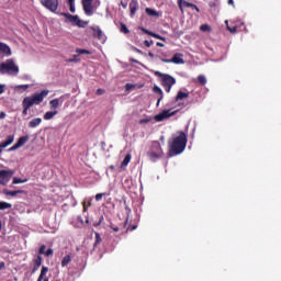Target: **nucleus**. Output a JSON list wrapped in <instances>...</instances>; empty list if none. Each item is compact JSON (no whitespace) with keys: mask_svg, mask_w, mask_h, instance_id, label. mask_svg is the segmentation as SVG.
<instances>
[{"mask_svg":"<svg viewBox=\"0 0 281 281\" xmlns=\"http://www.w3.org/2000/svg\"><path fill=\"white\" fill-rule=\"evenodd\" d=\"M29 140H30V136H22L18 139L15 144L21 148L25 146V144H27Z\"/></svg>","mask_w":281,"mask_h":281,"instance_id":"4be33fe9","label":"nucleus"},{"mask_svg":"<svg viewBox=\"0 0 281 281\" xmlns=\"http://www.w3.org/2000/svg\"><path fill=\"white\" fill-rule=\"evenodd\" d=\"M148 56H149L150 58H155V54H153V53H148Z\"/></svg>","mask_w":281,"mask_h":281,"instance_id":"13d9d810","label":"nucleus"},{"mask_svg":"<svg viewBox=\"0 0 281 281\" xmlns=\"http://www.w3.org/2000/svg\"><path fill=\"white\" fill-rule=\"evenodd\" d=\"M134 52H136L137 54H144L140 49L138 48H134Z\"/></svg>","mask_w":281,"mask_h":281,"instance_id":"4d7b16f0","label":"nucleus"},{"mask_svg":"<svg viewBox=\"0 0 281 281\" xmlns=\"http://www.w3.org/2000/svg\"><path fill=\"white\" fill-rule=\"evenodd\" d=\"M48 271L49 268L43 266L37 281H49V278H46Z\"/></svg>","mask_w":281,"mask_h":281,"instance_id":"dca6fc26","label":"nucleus"},{"mask_svg":"<svg viewBox=\"0 0 281 281\" xmlns=\"http://www.w3.org/2000/svg\"><path fill=\"white\" fill-rule=\"evenodd\" d=\"M201 32H211L212 27L207 24H202L200 26Z\"/></svg>","mask_w":281,"mask_h":281,"instance_id":"f704fd0d","label":"nucleus"},{"mask_svg":"<svg viewBox=\"0 0 281 281\" xmlns=\"http://www.w3.org/2000/svg\"><path fill=\"white\" fill-rule=\"evenodd\" d=\"M45 249H46L45 245L41 246L40 254H46Z\"/></svg>","mask_w":281,"mask_h":281,"instance_id":"09e8293b","label":"nucleus"},{"mask_svg":"<svg viewBox=\"0 0 281 281\" xmlns=\"http://www.w3.org/2000/svg\"><path fill=\"white\" fill-rule=\"evenodd\" d=\"M83 10L87 16H93L98 5L93 4V0H82Z\"/></svg>","mask_w":281,"mask_h":281,"instance_id":"423d86ee","label":"nucleus"},{"mask_svg":"<svg viewBox=\"0 0 281 281\" xmlns=\"http://www.w3.org/2000/svg\"><path fill=\"white\" fill-rule=\"evenodd\" d=\"M14 171L0 170V186H5L10 181V179H12Z\"/></svg>","mask_w":281,"mask_h":281,"instance_id":"9d476101","label":"nucleus"},{"mask_svg":"<svg viewBox=\"0 0 281 281\" xmlns=\"http://www.w3.org/2000/svg\"><path fill=\"white\" fill-rule=\"evenodd\" d=\"M95 93L97 95H104V89L99 88Z\"/></svg>","mask_w":281,"mask_h":281,"instance_id":"de8ad7c7","label":"nucleus"},{"mask_svg":"<svg viewBox=\"0 0 281 281\" xmlns=\"http://www.w3.org/2000/svg\"><path fill=\"white\" fill-rule=\"evenodd\" d=\"M190 98V92H183V91H178L176 95V102H181V100H186Z\"/></svg>","mask_w":281,"mask_h":281,"instance_id":"f3484780","label":"nucleus"},{"mask_svg":"<svg viewBox=\"0 0 281 281\" xmlns=\"http://www.w3.org/2000/svg\"><path fill=\"white\" fill-rule=\"evenodd\" d=\"M66 19L76 27H87V23H82V20L78 15L64 14Z\"/></svg>","mask_w":281,"mask_h":281,"instance_id":"1a4fd4ad","label":"nucleus"},{"mask_svg":"<svg viewBox=\"0 0 281 281\" xmlns=\"http://www.w3.org/2000/svg\"><path fill=\"white\" fill-rule=\"evenodd\" d=\"M3 193L5 194V196H16V194H23V190H18V191L4 190Z\"/></svg>","mask_w":281,"mask_h":281,"instance_id":"393cba45","label":"nucleus"},{"mask_svg":"<svg viewBox=\"0 0 281 281\" xmlns=\"http://www.w3.org/2000/svg\"><path fill=\"white\" fill-rule=\"evenodd\" d=\"M0 74H8V76H19V66L14 63V59H7L0 64Z\"/></svg>","mask_w":281,"mask_h":281,"instance_id":"f03ea898","label":"nucleus"},{"mask_svg":"<svg viewBox=\"0 0 281 281\" xmlns=\"http://www.w3.org/2000/svg\"><path fill=\"white\" fill-rule=\"evenodd\" d=\"M171 63H173V65H183L186 63V60H183V54L176 53L171 58Z\"/></svg>","mask_w":281,"mask_h":281,"instance_id":"ddd939ff","label":"nucleus"},{"mask_svg":"<svg viewBox=\"0 0 281 281\" xmlns=\"http://www.w3.org/2000/svg\"><path fill=\"white\" fill-rule=\"evenodd\" d=\"M143 32H145V34H148L149 36H153L154 38H158L159 41H164V37H161L160 35H157L148 30L143 29Z\"/></svg>","mask_w":281,"mask_h":281,"instance_id":"c756f323","label":"nucleus"},{"mask_svg":"<svg viewBox=\"0 0 281 281\" xmlns=\"http://www.w3.org/2000/svg\"><path fill=\"white\" fill-rule=\"evenodd\" d=\"M193 10H195L196 12H201V10H199V7H196V4L192 5Z\"/></svg>","mask_w":281,"mask_h":281,"instance_id":"864d4df0","label":"nucleus"},{"mask_svg":"<svg viewBox=\"0 0 281 281\" xmlns=\"http://www.w3.org/2000/svg\"><path fill=\"white\" fill-rule=\"evenodd\" d=\"M76 58H78V55H74V58L67 59L66 63H78Z\"/></svg>","mask_w":281,"mask_h":281,"instance_id":"79ce46f5","label":"nucleus"},{"mask_svg":"<svg viewBox=\"0 0 281 281\" xmlns=\"http://www.w3.org/2000/svg\"><path fill=\"white\" fill-rule=\"evenodd\" d=\"M43 122V119L36 117L33 119L31 122H29L30 128H36V126H41V123Z\"/></svg>","mask_w":281,"mask_h":281,"instance_id":"6ab92c4d","label":"nucleus"},{"mask_svg":"<svg viewBox=\"0 0 281 281\" xmlns=\"http://www.w3.org/2000/svg\"><path fill=\"white\" fill-rule=\"evenodd\" d=\"M198 81L200 82V85H205L207 82V79L205 78V76L200 75L198 77Z\"/></svg>","mask_w":281,"mask_h":281,"instance_id":"c9c22d12","label":"nucleus"},{"mask_svg":"<svg viewBox=\"0 0 281 281\" xmlns=\"http://www.w3.org/2000/svg\"><path fill=\"white\" fill-rule=\"evenodd\" d=\"M82 205H83V212H87V201H83Z\"/></svg>","mask_w":281,"mask_h":281,"instance_id":"3c124183","label":"nucleus"},{"mask_svg":"<svg viewBox=\"0 0 281 281\" xmlns=\"http://www.w3.org/2000/svg\"><path fill=\"white\" fill-rule=\"evenodd\" d=\"M21 89L23 91H27V89H30V85H19V86H15V91H21Z\"/></svg>","mask_w":281,"mask_h":281,"instance_id":"2f4dec72","label":"nucleus"},{"mask_svg":"<svg viewBox=\"0 0 281 281\" xmlns=\"http://www.w3.org/2000/svg\"><path fill=\"white\" fill-rule=\"evenodd\" d=\"M172 115H177V110L172 111L170 110H164L159 114L155 116L156 122H164V120H168V117H172Z\"/></svg>","mask_w":281,"mask_h":281,"instance_id":"0eeeda50","label":"nucleus"},{"mask_svg":"<svg viewBox=\"0 0 281 281\" xmlns=\"http://www.w3.org/2000/svg\"><path fill=\"white\" fill-rule=\"evenodd\" d=\"M148 157L151 161H157L164 157V149H161V144L159 142H153Z\"/></svg>","mask_w":281,"mask_h":281,"instance_id":"20e7f679","label":"nucleus"},{"mask_svg":"<svg viewBox=\"0 0 281 281\" xmlns=\"http://www.w3.org/2000/svg\"><path fill=\"white\" fill-rule=\"evenodd\" d=\"M97 240H100V234H95Z\"/></svg>","mask_w":281,"mask_h":281,"instance_id":"e2e57ef3","label":"nucleus"},{"mask_svg":"<svg viewBox=\"0 0 281 281\" xmlns=\"http://www.w3.org/2000/svg\"><path fill=\"white\" fill-rule=\"evenodd\" d=\"M178 106H183V102H179V103H178Z\"/></svg>","mask_w":281,"mask_h":281,"instance_id":"0e129e2a","label":"nucleus"},{"mask_svg":"<svg viewBox=\"0 0 281 281\" xmlns=\"http://www.w3.org/2000/svg\"><path fill=\"white\" fill-rule=\"evenodd\" d=\"M41 3L49 12H56L58 10V0H41Z\"/></svg>","mask_w":281,"mask_h":281,"instance_id":"6e6552de","label":"nucleus"},{"mask_svg":"<svg viewBox=\"0 0 281 281\" xmlns=\"http://www.w3.org/2000/svg\"><path fill=\"white\" fill-rule=\"evenodd\" d=\"M41 265H43V258L37 256V258L34 260L33 273H36V270L41 269Z\"/></svg>","mask_w":281,"mask_h":281,"instance_id":"aec40b11","label":"nucleus"},{"mask_svg":"<svg viewBox=\"0 0 281 281\" xmlns=\"http://www.w3.org/2000/svg\"><path fill=\"white\" fill-rule=\"evenodd\" d=\"M162 63H172V59H161Z\"/></svg>","mask_w":281,"mask_h":281,"instance_id":"6e6d98bb","label":"nucleus"},{"mask_svg":"<svg viewBox=\"0 0 281 281\" xmlns=\"http://www.w3.org/2000/svg\"><path fill=\"white\" fill-rule=\"evenodd\" d=\"M12 207V204L8 202H0V210H10Z\"/></svg>","mask_w":281,"mask_h":281,"instance_id":"473e14b6","label":"nucleus"},{"mask_svg":"<svg viewBox=\"0 0 281 281\" xmlns=\"http://www.w3.org/2000/svg\"><path fill=\"white\" fill-rule=\"evenodd\" d=\"M113 232H120L119 227H112Z\"/></svg>","mask_w":281,"mask_h":281,"instance_id":"bf43d9fd","label":"nucleus"},{"mask_svg":"<svg viewBox=\"0 0 281 281\" xmlns=\"http://www.w3.org/2000/svg\"><path fill=\"white\" fill-rule=\"evenodd\" d=\"M70 7V12H76V5L74 4L75 0H67Z\"/></svg>","mask_w":281,"mask_h":281,"instance_id":"4c0bfd02","label":"nucleus"},{"mask_svg":"<svg viewBox=\"0 0 281 281\" xmlns=\"http://www.w3.org/2000/svg\"><path fill=\"white\" fill-rule=\"evenodd\" d=\"M137 10H139V4L137 3V0H132L130 3V14L132 18L135 16Z\"/></svg>","mask_w":281,"mask_h":281,"instance_id":"4468645a","label":"nucleus"},{"mask_svg":"<svg viewBox=\"0 0 281 281\" xmlns=\"http://www.w3.org/2000/svg\"><path fill=\"white\" fill-rule=\"evenodd\" d=\"M156 76H159L162 80V85L167 91V93H170V90L172 89L173 85H176L177 80L175 77L166 74H161L159 71L156 72Z\"/></svg>","mask_w":281,"mask_h":281,"instance_id":"39448f33","label":"nucleus"},{"mask_svg":"<svg viewBox=\"0 0 281 281\" xmlns=\"http://www.w3.org/2000/svg\"><path fill=\"white\" fill-rule=\"evenodd\" d=\"M92 30L94 32V36H97L99 41H102L103 43L104 41H106V37L104 36V33H102V30L100 29V26H92Z\"/></svg>","mask_w":281,"mask_h":281,"instance_id":"2eb2a0df","label":"nucleus"},{"mask_svg":"<svg viewBox=\"0 0 281 281\" xmlns=\"http://www.w3.org/2000/svg\"><path fill=\"white\" fill-rule=\"evenodd\" d=\"M121 32L123 34H128L131 31H128V27L126 26V24H121Z\"/></svg>","mask_w":281,"mask_h":281,"instance_id":"58836bf2","label":"nucleus"},{"mask_svg":"<svg viewBox=\"0 0 281 281\" xmlns=\"http://www.w3.org/2000/svg\"><path fill=\"white\" fill-rule=\"evenodd\" d=\"M50 109H58L60 106V99H54L49 101Z\"/></svg>","mask_w":281,"mask_h":281,"instance_id":"a878e982","label":"nucleus"},{"mask_svg":"<svg viewBox=\"0 0 281 281\" xmlns=\"http://www.w3.org/2000/svg\"><path fill=\"white\" fill-rule=\"evenodd\" d=\"M19 148H21V147L18 146L16 143H15L12 147L9 148V151L12 153L14 150H19Z\"/></svg>","mask_w":281,"mask_h":281,"instance_id":"37998d69","label":"nucleus"},{"mask_svg":"<svg viewBox=\"0 0 281 281\" xmlns=\"http://www.w3.org/2000/svg\"><path fill=\"white\" fill-rule=\"evenodd\" d=\"M131 159H132L131 154H127L125 156V158L123 159V161L121 162V170H126V166H128V164H131Z\"/></svg>","mask_w":281,"mask_h":281,"instance_id":"412c9836","label":"nucleus"},{"mask_svg":"<svg viewBox=\"0 0 281 281\" xmlns=\"http://www.w3.org/2000/svg\"><path fill=\"white\" fill-rule=\"evenodd\" d=\"M58 115V111H48L44 114V120L48 121V120H54V116Z\"/></svg>","mask_w":281,"mask_h":281,"instance_id":"b1692460","label":"nucleus"},{"mask_svg":"<svg viewBox=\"0 0 281 281\" xmlns=\"http://www.w3.org/2000/svg\"><path fill=\"white\" fill-rule=\"evenodd\" d=\"M88 205L91 206V200L88 202Z\"/></svg>","mask_w":281,"mask_h":281,"instance_id":"338daca9","label":"nucleus"},{"mask_svg":"<svg viewBox=\"0 0 281 281\" xmlns=\"http://www.w3.org/2000/svg\"><path fill=\"white\" fill-rule=\"evenodd\" d=\"M19 183H27V179L13 178V186H16Z\"/></svg>","mask_w":281,"mask_h":281,"instance_id":"72a5a7b5","label":"nucleus"},{"mask_svg":"<svg viewBox=\"0 0 281 281\" xmlns=\"http://www.w3.org/2000/svg\"><path fill=\"white\" fill-rule=\"evenodd\" d=\"M49 95V90H42L41 92H36L31 97H26L23 99V102L26 104L34 106V104H41L45 98Z\"/></svg>","mask_w":281,"mask_h":281,"instance_id":"7ed1b4c3","label":"nucleus"},{"mask_svg":"<svg viewBox=\"0 0 281 281\" xmlns=\"http://www.w3.org/2000/svg\"><path fill=\"white\" fill-rule=\"evenodd\" d=\"M145 45H146V47H150V45H153V41L146 40L145 41Z\"/></svg>","mask_w":281,"mask_h":281,"instance_id":"8fccbe9b","label":"nucleus"},{"mask_svg":"<svg viewBox=\"0 0 281 281\" xmlns=\"http://www.w3.org/2000/svg\"><path fill=\"white\" fill-rule=\"evenodd\" d=\"M153 119L147 117V119H143L139 121V124H148V122H150Z\"/></svg>","mask_w":281,"mask_h":281,"instance_id":"c03bdc74","label":"nucleus"},{"mask_svg":"<svg viewBox=\"0 0 281 281\" xmlns=\"http://www.w3.org/2000/svg\"><path fill=\"white\" fill-rule=\"evenodd\" d=\"M125 89L126 91H132V89H135V85L126 83Z\"/></svg>","mask_w":281,"mask_h":281,"instance_id":"a19ab883","label":"nucleus"},{"mask_svg":"<svg viewBox=\"0 0 281 281\" xmlns=\"http://www.w3.org/2000/svg\"><path fill=\"white\" fill-rule=\"evenodd\" d=\"M226 25H227V30L231 32V34H236L237 30H238V24H235L233 27L228 25L229 21H225Z\"/></svg>","mask_w":281,"mask_h":281,"instance_id":"cd10ccee","label":"nucleus"},{"mask_svg":"<svg viewBox=\"0 0 281 281\" xmlns=\"http://www.w3.org/2000/svg\"><path fill=\"white\" fill-rule=\"evenodd\" d=\"M44 255H46L47 257L54 256V250L52 248H48Z\"/></svg>","mask_w":281,"mask_h":281,"instance_id":"a18cd8bd","label":"nucleus"},{"mask_svg":"<svg viewBox=\"0 0 281 281\" xmlns=\"http://www.w3.org/2000/svg\"><path fill=\"white\" fill-rule=\"evenodd\" d=\"M228 5H234V0H228Z\"/></svg>","mask_w":281,"mask_h":281,"instance_id":"052dcab7","label":"nucleus"},{"mask_svg":"<svg viewBox=\"0 0 281 281\" xmlns=\"http://www.w3.org/2000/svg\"><path fill=\"white\" fill-rule=\"evenodd\" d=\"M145 12L148 16H159V13L155 9L146 8Z\"/></svg>","mask_w":281,"mask_h":281,"instance_id":"bb28decb","label":"nucleus"},{"mask_svg":"<svg viewBox=\"0 0 281 281\" xmlns=\"http://www.w3.org/2000/svg\"><path fill=\"white\" fill-rule=\"evenodd\" d=\"M186 146H188V136L183 132H177L169 140V157L181 155L186 150Z\"/></svg>","mask_w":281,"mask_h":281,"instance_id":"f257e3e1","label":"nucleus"},{"mask_svg":"<svg viewBox=\"0 0 281 281\" xmlns=\"http://www.w3.org/2000/svg\"><path fill=\"white\" fill-rule=\"evenodd\" d=\"M0 54L2 56H12V49L5 43H0Z\"/></svg>","mask_w":281,"mask_h":281,"instance_id":"9b49d317","label":"nucleus"},{"mask_svg":"<svg viewBox=\"0 0 281 281\" xmlns=\"http://www.w3.org/2000/svg\"><path fill=\"white\" fill-rule=\"evenodd\" d=\"M121 5H122L123 8H126V4H124V2H121Z\"/></svg>","mask_w":281,"mask_h":281,"instance_id":"69168bd1","label":"nucleus"},{"mask_svg":"<svg viewBox=\"0 0 281 281\" xmlns=\"http://www.w3.org/2000/svg\"><path fill=\"white\" fill-rule=\"evenodd\" d=\"M1 269H5V262H0V271Z\"/></svg>","mask_w":281,"mask_h":281,"instance_id":"5fc2aeb1","label":"nucleus"},{"mask_svg":"<svg viewBox=\"0 0 281 281\" xmlns=\"http://www.w3.org/2000/svg\"><path fill=\"white\" fill-rule=\"evenodd\" d=\"M5 119V113L4 112H0V120H4Z\"/></svg>","mask_w":281,"mask_h":281,"instance_id":"603ef678","label":"nucleus"},{"mask_svg":"<svg viewBox=\"0 0 281 281\" xmlns=\"http://www.w3.org/2000/svg\"><path fill=\"white\" fill-rule=\"evenodd\" d=\"M5 93V85L0 83V95Z\"/></svg>","mask_w":281,"mask_h":281,"instance_id":"49530a36","label":"nucleus"},{"mask_svg":"<svg viewBox=\"0 0 281 281\" xmlns=\"http://www.w3.org/2000/svg\"><path fill=\"white\" fill-rule=\"evenodd\" d=\"M178 5H179V10L181 12H183V8H192V5H194V3L188 2L186 0H178Z\"/></svg>","mask_w":281,"mask_h":281,"instance_id":"a211bd4d","label":"nucleus"},{"mask_svg":"<svg viewBox=\"0 0 281 281\" xmlns=\"http://www.w3.org/2000/svg\"><path fill=\"white\" fill-rule=\"evenodd\" d=\"M14 143V135L7 136L5 142L0 143V155L2 153V148H8V146L12 145Z\"/></svg>","mask_w":281,"mask_h":281,"instance_id":"f8f14e48","label":"nucleus"},{"mask_svg":"<svg viewBox=\"0 0 281 281\" xmlns=\"http://www.w3.org/2000/svg\"><path fill=\"white\" fill-rule=\"evenodd\" d=\"M22 106H23L22 115H27V111H30L32 106L29 105L25 101H22Z\"/></svg>","mask_w":281,"mask_h":281,"instance_id":"c85d7f7f","label":"nucleus"},{"mask_svg":"<svg viewBox=\"0 0 281 281\" xmlns=\"http://www.w3.org/2000/svg\"><path fill=\"white\" fill-rule=\"evenodd\" d=\"M161 142H164V136L160 137Z\"/></svg>","mask_w":281,"mask_h":281,"instance_id":"774afa93","label":"nucleus"},{"mask_svg":"<svg viewBox=\"0 0 281 281\" xmlns=\"http://www.w3.org/2000/svg\"><path fill=\"white\" fill-rule=\"evenodd\" d=\"M157 46H158V47H164V44L160 43V42H158V43H157Z\"/></svg>","mask_w":281,"mask_h":281,"instance_id":"680f3d73","label":"nucleus"},{"mask_svg":"<svg viewBox=\"0 0 281 281\" xmlns=\"http://www.w3.org/2000/svg\"><path fill=\"white\" fill-rule=\"evenodd\" d=\"M154 93H158V95H160V98L157 101V106H159V102H161V100H164V91L161 90V88L155 86Z\"/></svg>","mask_w":281,"mask_h":281,"instance_id":"5701e85b","label":"nucleus"},{"mask_svg":"<svg viewBox=\"0 0 281 281\" xmlns=\"http://www.w3.org/2000/svg\"><path fill=\"white\" fill-rule=\"evenodd\" d=\"M69 262H71V256L67 255L64 257V259L61 260V267H67V265H69Z\"/></svg>","mask_w":281,"mask_h":281,"instance_id":"7c9ffc66","label":"nucleus"},{"mask_svg":"<svg viewBox=\"0 0 281 281\" xmlns=\"http://www.w3.org/2000/svg\"><path fill=\"white\" fill-rule=\"evenodd\" d=\"M102 196H106V193H98L95 194L94 199L95 201H102Z\"/></svg>","mask_w":281,"mask_h":281,"instance_id":"ea45409f","label":"nucleus"},{"mask_svg":"<svg viewBox=\"0 0 281 281\" xmlns=\"http://www.w3.org/2000/svg\"><path fill=\"white\" fill-rule=\"evenodd\" d=\"M78 56H82V54H91L88 49L78 48L77 50Z\"/></svg>","mask_w":281,"mask_h":281,"instance_id":"e433bc0d","label":"nucleus"}]
</instances>
